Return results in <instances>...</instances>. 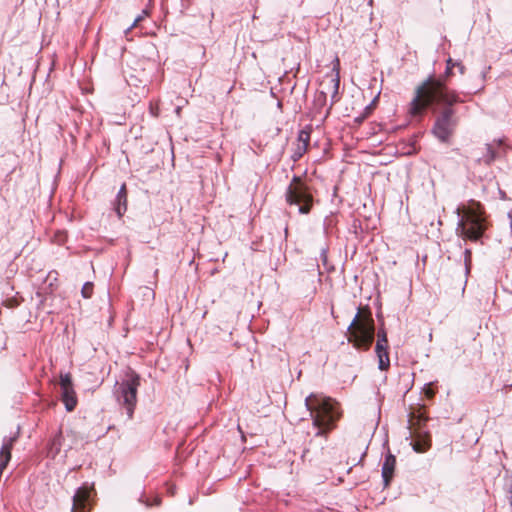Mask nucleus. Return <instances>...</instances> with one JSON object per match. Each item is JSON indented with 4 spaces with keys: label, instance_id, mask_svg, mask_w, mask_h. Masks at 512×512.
<instances>
[{
    "label": "nucleus",
    "instance_id": "f257e3e1",
    "mask_svg": "<svg viewBox=\"0 0 512 512\" xmlns=\"http://www.w3.org/2000/svg\"><path fill=\"white\" fill-rule=\"evenodd\" d=\"M458 102H462V100L457 92L447 88L445 79L430 75L417 86L409 111L412 115H419L427 107L446 106L437 115L431 132L440 142L448 143L457 125L452 105Z\"/></svg>",
    "mask_w": 512,
    "mask_h": 512
},
{
    "label": "nucleus",
    "instance_id": "f03ea898",
    "mask_svg": "<svg viewBox=\"0 0 512 512\" xmlns=\"http://www.w3.org/2000/svg\"><path fill=\"white\" fill-rule=\"evenodd\" d=\"M305 407L312 418V425L317 428L315 436H326L327 432L335 427L340 414L336 403L327 397L311 393L305 398Z\"/></svg>",
    "mask_w": 512,
    "mask_h": 512
},
{
    "label": "nucleus",
    "instance_id": "7ed1b4c3",
    "mask_svg": "<svg viewBox=\"0 0 512 512\" xmlns=\"http://www.w3.org/2000/svg\"><path fill=\"white\" fill-rule=\"evenodd\" d=\"M458 222L456 232L463 239L473 242L479 241L487 228L483 206L480 202L470 200L461 215L460 208L456 210Z\"/></svg>",
    "mask_w": 512,
    "mask_h": 512
},
{
    "label": "nucleus",
    "instance_id": "20e7f679",
    "mask_svg": "<svg viewBox=\"0 0 512 512\" xmlns=\"http://www.w3.org/2000/svg\"><path fill=\"white\" fill-rule=\"evenodd\" d=\"M140 386V376L132 371L127 378L116 382L114 396L117 402L126 409L128 419H132L137 403V391Z\"/></svg>",
    "mask_w": 512,
    "mask_h": 512
},
{
    "label": "nucleus",
    "instance_id": "39448f33",
    "mask_svg": "<svg viewBox=\"0 0 512 512\" xmlns=\"http://www.w3.org/2000/svg\"><path fill=\"white\" fill-rule=\"evenodd\" d=\"M352 330L349 342L358 349L368 350L373 341L375 334L374 321L371 317L360 319V310L354 316L352 322L348 326V330Z\"/></svg>",
    "mask_w": 512,
    "mask_h": 512
},
{
    "label": "nucleus",
    "instance_id": "423d86ee",
    "mask_svg": "<svg viewBox=\"0 0 512 512\" xmlns=\"http://www.w3.org/2000/svg\"><path fill=\"white\" fill-rule=\"evenodd\" d=\"M285 199L290 206H298L300 214H308L313 206V195L309 187L296 175L286 188Z\"/></svg>",
    "mask_w": 512,
    "mask_h": 512
},
{
    "label": "nucleus",
    "instance_id": "0eeeda50",
    "mask_svg": "<svg viewBox=\"0 0 512 512\" xmlns=\"http://www.w3.org/2000/svg\"><path fill=\"white\" fill-rule=\"evenodd\" d=\"M92 489L88 484H84L77 489L72 497V512H87L86 507L89 503Z\"/></svg>",
    "mask_w": 512,
    "mask_h": 512
},
{
    "label": "nucleus",
    "instance_id": "6e6552de",
    "mask_svg": "<svg viewBox=\"0 0 512 512\" xmlns=\"http://www.w3.org/2000/svg\"><path fill=\"white\" fill-rule=\"evenodd\" d=\"M395 464H396L395 456L391 453H388L385 456V460L383 462L382 470H381L384 487H387L390 484V481L393 477Z\"/></svg>",
    "mask_w": 512,
    "mask_h": 512
},
{
    "label": "nucleus",
    "instance_id": "1a4fd4ad",
    "mask_svg": "<svg viewBox=\"0 0 512 512\" xmlns=\"http://www.w3.org/2000/svg\"><path fill=\"white\" fill-rule=\"evenodd\" d=\"M431 436L428 432H418L415 435L414 442L412 444V448L417 453H424L431 447Z\"/></svg>",
    "mask_w": 512,
    "mask_h": 512
},
{
    "label": "nucleus",
    "instance_id": "9d476101",
    "mask_svg": "<svg viewBox=\"0 0 512 512\" xmlns=\"http://www.w3.org/2000/svg\"><path fill=\"white\" fill-rule=\"evenodd\" d=\"M375 353L378 358V368L380 370L388 369L390 366L388 343L376 342Z\"/></svg>",
    "mask_w": 512,
    "mask_h": 512
},
{
    "label": "nucleus",
    "instance_id": "9b49d317",
    "mask_svg": "<svg viewBox=\"0 0 512 512\" xmlns=\"http://www.w3.org/2000/svg\"><path fill=\"white\" fill-rule=\"evenodd\" d=\"M61 398L65 405V409L68 412H71L75 409L77 405V397L74 390V387H68L61 390Z\"/></svg>",
    "mask_w": 512,
    "mask_h": 512
},
{
    "label": "nucleus",
    "instance_id": "f8f14e48",
    "mask_svg": "<svg viewBox=\"0 0 512 512\" xmlns=\"http://www.w3.org/2000/svg\"><path fill=\"white\" fill-rule=\"evenodd\" d=\"M19 432L17 431L13 436L4 437L2 441V446L0 449V458L9 457V460L11 459V450L14 445V442L18 438Z\"/></svg>",
    "mask_w": 512,
    "mask_h": 512
},
{
    "label": "nucleus",
    "instance_id": "ddd939ff",
    "mask_svg": "<svg viewBox=\"0 0 512 512\" xmlns=\"http://www.w3.org/2000/svg\"><path fill=\"white\" fill-rule=\"evenodd\" d=\"M339 85H340V79H339L338 73H336L335 76H332L330 78V81H329V84H328V88L332 89V94H331V103H330L329 108L327 109V114L329 113V111L332 108L333 104L338 101Z\"/></svg>",
    "mask_w": 512,
    "mask_h": 512
},
{
    "label": "nucleus",
    "instance_id": "4468645a",
    "mask_svg": "<svg viewBox=\"0 0 512 512\" xmlns=\"http://www.w3.org/2000/svg\"><path fill=\"white\" fill-rule=\"evenodd\" d=\"M486 153L478 159L479 163L491 165L497 158V152L491 144H486Z\"/></svg>",
    "mask_w": 512,
    "mask_h": 512
},
{
    "label": "nucleus",
    "instance_id": "2eb2a0df",
    "mask_svg": "<svg viewBox=\"0 0 512 512\" xmlns=\"http://www.w3.org/2000/svg\"><path fill=\"white\" fill-rule=\"evenodd\" d=\"M112 204L113 210L121 218L127 210V197L119 198V196H116Z\"/></svg>",
    "mask_w": 512,
    "mask_h": 512
},
{
    "label": "nucleus",
    "instance_id": "dca6fc26",
    "mask_svg": "<svg viewBox=\"0 0 512 512\" xmlns=\"http://www.w3.org/2000/svg\"><path fill=\"white\" fill-rule=\"evenodd\" d=\"M297 140L299 144L302 146V152L307 150L309 141H310V133L304 129L298 132Z\"/></svg>",
    "mask_w": 512,
    "mask_h": 512
},
{
    "label": "nucleus",
    "instance_id": "f3484780",
    "mask_svg": "<svg viewBox=\"0 0 512 512\" xmlns=\"http://www.w3.org/2000/svg\"><path fill=\"white\" fill-rule=\"evenodd\" d=\"M327 93L325 91H318L314 98V105L317 109H321L326 105Z\"/></svg>",
    "mask_w": 512,
    "mask_h": 512
},
{
    "label": "nucleus",
    "instance_id": "a211bd4d",
    "mask_svg": "<svg viewBox=\"0 0 512 512\" xmlns=\"http://www.w3.org/2000/svg\"><path fill=\"white\" fill-rule=\"evenodd\" d=\"M471 261H472V252L470 249L466 248L464 250L465 275H468L470 272Z\"/></svg>",
    "mask_w": 512,
    "mask_h": 512
},
{
    "label": "nucleus",
    "instance_id": "6ab92c4d",
    "mask_svg": "<svg viewBox=\"0 0 512 512\" xmlns=\"http://www.w3.org/2000/svg\"><path fill=\"white\" fill-rule=\"evenodd\" d=\"M60 386H61V390L68 388V387H73L72 378L69 373L60 375Z\"/></svg>",
    "mask_w": 512,
    "mask_h": 512
},
{
    "label": "nucleus",
    "instance_id": "aec40b11",
    "mask_svg": "<svg viewBox=\"0 0 512 512\" xmlns=\"http://www.w3.org/2000/svg\"><path fill=\"white\" fill-rule=\"evenodd\" d=\"M93 292V283L92 282H86L82 286L81 294L84 298H90Z\"/></svg>",
    "mask_w": 512,
    "mask_h": 512
},
{
    "label": "nucleus",
    "instance_id": "412c9836",
    "mask_svg": "<svg viewBox=\"0 0 512 512\" xmlns=\"http://www.w3.org/2000/svg\"><path fill=\"white\" fill-rule=\"evenodd\" d=\"M139 502L143 503L146 507L159 506L161 503V499L159 497H155L152 502L148 499H144L143 495L140 496Z\"/></svg>",
    "mask_w": 512,
    "mask_h": 512
},
{
    "label": "nucleus",
    "instance_id": "4be33fe9",
    "mask_svg": "<svg viewBox=\"0 0 512 512\" xmlns=\"http://www.w3.org/2000/svg\"><path fill=\"white\" fill-rule=\"evenodd\" d=\"M454 67H456L455 61L449 57L446 60V69H445V73H444L445 78L450 77L452 75V69Z\"/></svg>",
    "mask_w": 512,
    "mask_h": 512
},
{
    "label": "nucleus",
    "instance_id": "5701e85b",
    "mask_svg": "<svg viewBox=\"0 0 512 512\" xmlns=\"http://www.w3.org/2000/svg\"><path fill=\"white\" fill-rule=\"evenodd\" d=\"M320 259L322 261V264L327 267V259H328V249L322 248L320 251Z\"/></svg>",
    "mask_w": 512,
    "mask_h": 512
},
{
    "label": "nucleus",
    "instance_id": "b1692460",
    "mask_svg": "<svg viewBox=\"0 0 512 512\" xmlns=\"http://www.w3.org/2000/svg\"><path fill=\"white\" fill-rule=\"evenodd\" d=\"M377 342L388 343L387 333L384 329L379 330Z\"/></svg>",
    "mask_w": 512,
    "mask_h": 512
},
{
    "label": "nucleus",
    "instance_id": "393cba45",
    "mask_svg": "<svg viewBox=\"0 0 512 512\" xmlns=\"http://www.w3.org/2000/svg\"><path fill=\"white\" fill-rule=\"evenodd\" d=\"M116 196H119V198L127 197V189L126 185L122 184L120 189L118 190Z\"/></svg>",
    "mask_w": 512,
    "mask_h": 512
},
{
    "label": "nucleus",
    "instance_id": "a878e982",
    "mask_svg": "<svg viewBox=\"0 0 512 512\" xmlns=\"http://www.w3.org/2000/svg\"><path fill=\"white\" fill-rule=\"evenodd\" d=\"M141 19H142V16H140V15H139V16H137V17L133 20L132 24L126 28L125 32L130 31V30H131V29H132V28H133V27H134V26H135V25H136V24H137Z\"/></svg>",
    "mask_w": 512,
    "mask_h": 512
},
{
    "label": "nucleus",
    "instance_id": "bb28decb",
    "mask_svg": "<svg viewBox=\"0 0 512 512\" xmlns=\"http://www.w3.org/2000/svg\"><path fill=\"white\" fill-rule=\"evenodd\" d=\"M455 65L461 75L465 73V66L460 61H455Z\"/></svg>",
    "mask_w": 512,
    "mask_h": 512
},
{
    "label": "nucleus",
    "instance_id": "cd10ccee",
    "mask_svg": "<svg viewBox=\"0 0 512 512\" xmlns=\"http://www.w3.org/2000/svg\"><path fill=\"white\" fill-rule=\"evenodd\" d=\"M508 493H509V502H510V505L512 506V480H511V483L509 484V488H508Z\"/></svg>",
    "mask_w": 512,
    "mask_h": 512
},
{
    "label": "nucleus",
    "instance_id": "c85d7f7f",
    "mask_svg": "<svg viewBox=\"0 0 512 512\" xmlns=\"http://www.w3.org/2000/svg\"><path fill=\"white\" fill-rule=\"evenodd\" d=\"M304 152H302V146L299 144L298 145V148H297V156L298 157H301L303 155Z\"/></svg>",
    "mask_w": 512,
    "mask_h": 512
},
{
    "label": "nucleus",
    "instance_id": "c756f323",
    "mask_svg": "<svg viewBox=\"0 0 512 512\" xmlns=\"http://www.w3.org/2000/svg\"><path fill=\"white\" fill-rule=\"evenodd\" d=\"M483 89V86H481L479 89L477 90H474V91H470L469 94H473V93H477L478 91L482 90Z\"/></svg>",
    "mask_w": 512,
    "mask_h": 512
},
{
    "label": "nucleus",
    "instance_id": "7c9ffc66",
    "mask_svg": "<svg viewBox=\"0 0 512 512\" xmlns=\"http://www.w3.org/2000/svg\"><path fill=\"white\" fill-rule=\"evenodd\" d=\"M485 77H486V74H485V72H483V73L481 74V78H482V80H484V79H485Z\"/></svg>",
    "mask_w": 512,
    "mask_h": 512
},
{
    "label": "nucleus",
    "instance_id": "2f4dec72",
    "mask_svg": "<svg viewBox=\"0 0 512 512\" xmlns=\"http://www.w3.org/2000/svg\"><path fill=\"white\" fill-rule=\"evenodd\" d=\"M510 387H512V384L510 385Z\"/></svg>",
    "mask_w": 512,
    "mask_h": 512
}]
</instances>
